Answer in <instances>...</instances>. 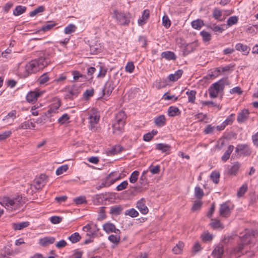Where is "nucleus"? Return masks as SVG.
Masks as SVG:
<instances>
[{
    "label": "nucleus",
    "mask_w": 258,
    "mask_h": 258,
    "mask_svg": "<svg viewBox=\"0 0 258 258\" xmlns=\"http://www.w3.org/2000/svg\"><path fill=\"white\" fill-rule=\"evenodd\" d=\"M49 62V58L44 55L38 59L32 60L26 64L25 71L23 74V77L27 78L33 74L36 73L46 67Z\"/></svg>",
    "instance_id": "1"
},
{
    "label": "nucleus",
    "mask_w": 258,
    "mask_h": 258,
    "mask_svg": "<svg viewBox=\"0 0 258 258\" xmlns=\"http://www.w3.org/2000/svg\"><path fill=\"white\" fill-rule=\"evenodd\" d=\"M228 83L227 78H224L213 84L209 88L210 97L212 98H216L219 92L223 91L225 85Z\"/></svg>",
    "instance_id": "2"
},
{
    "label": "nucleus",
    "mask_w": 258,
    "mask_h": 258,
    "mask_svg": "<svg viewBox=\"0 0 258 258\" xmlns=\"http://www.w3.org/2000/svg\"><path fill=\"white\" fill-rule=\"evenodd\" d=\"M22 197L17 196L14 199L4 197L0 199V204L8 210L12 211L19 208L21 206Z\"/></svg>",
    "instance_id": "3"
},
{
    "label": "nucleus",
    "mask_w": 258,
    "mask_h": 258,
    "mask_svg": "<svg viewBox=\"0 0 258 258\" xmlns=\"http://www.w3.org/2000/svg\"><path fill=\"white\" fill-rule=\"evenodd\" d=\"M81 92V88L76 84H74L71 87L67 88V91L64 95L66 99L73 100L74 98L78 96Z\"/></svg>",
    "instance_id": "4"
},
{
    "label": "nucleus",
    "mask_w": 258,
    "mask_h": 258,
    "mask_svg": "<svg viewBox=\"0 0 258 258\" xmlns=\"http://www.w3.org/2000/svg\"><path fill=\"white\" fill-rule=\"evenodd\" d=\"M235 152L240 156H247L251 154L252 150L247 144H238L235 148Z\"/></svg>",
    "instance_id": "5"
},
{
    "label": "nucleus",
    "mask_w": 258,
    "mask_h": 258,
    "mask_svg": "<svg viewBox=\"0 0 258 258\" xmlns=\"http://www.w3.org/2000/svg\"><path fill=\"white\" fill-rule=\"evenodd\" d=\"M47 181L48 177L45 174H41L34 181L35 188L37 189H41L46 184Z\"/></svg>",
    "instance_id": "6"
},
{
    "label": "nucleus",
    "mask_w": 258,
    "mask_h": 258,
    "mask_svg": "<svg viewBox=\"0 0 258 258\" xmlns=\"http://www.w3.org/2000/svg\"><path fill=\"white\" fill-rule=\"evenodd\" d=\"M250 112L247 109H243L241 110L237 116V121L239 123H243L245 122L248 119Z\"/></svg>",
    "instance_id": "7"
},
{
    "label": "nucleus",
    "mask_w": 258,
    "mask_h": 258,
    "mask_svg": "<svg viewBox=\"0 0 258 258\" xmlns=\"http://www.w3.org/2000/svg\"><path fill=\"white\" fill-rule=\"evenodd\" d=\"M220 215L223 217H228L231 213L230 204L228 202H225L220 205L219 209Z\"/></svg>",
    "instance_id": "8"
},
{
    "label": "nucleus",
    "mask_w": 258,
    "mask_h": 258,
    "mask_svg": "<svg viewBox=\"0 0 258 258\" xmlns=\"http://www.w3.org/2000/svg\"><path fill=\"white\" fill-rule=\"evenodd\" d=\"M116 19L121 25H127L130 22V19L123 13L119 12L117 10L114 11Z\"/></svg>",
    "instance_id": "9"
},
{
    "label": "nucleus",
    "mask_w": 258,
    "mask_h": 258,
    "mask_svg": "<svg viewBox=\"0 0 258 258\" xmlns=\"http://www.w3.org/2000/svg\"><path fill=\"white\" fill-rule=\"evenodd\" d=\"M42 92L38 91H30L26 96V100L29 103L35 102L38 98L42 94Z\"/></svg>",
    "instance_id": "10"
},
{
    "label": "nucleus",
    "mask_w": 258,
    "mask_h": 258,
    "mask_svg": "<svg viewBox=\"0 0 258 258\" xmlns=\"http://www.w3.org/2000/svg\"><path fill=\"white\" fill-rule=\"evenodd\" d=\"M244 237H245V239H243L241 242L238 243V245L233 249V252L236 254L239 255L242 252V250L243 249L244 245L247 244L250 241L249 235H245Z\"/></svg>",
    "instance_id": "11"
},
{
    "label": "nucleus",
    "mask_w": 258,
    "mask_h": 258,
    "mask_svg": "<svg viewBox=\"0 0 258 258\" xmlns=\"http://www.w3.org/2000/svg\"><path fill=\"white\" fill-rule=\"evenodd\" d=\"M103 229L107 233L114 232L115 233L119 234L120 233V230L116 228L115 225L109 222H107L104 224L103 225Z\"/></svg>",
    "instance_id": "12"
},
{
    "label": "nucleus",
    "mask_w": 258,
    "mask_h": 258,
    "mask_svg": "<svg viewBox=\"0 0 258 258\" xmlns=\"http://www.w3.org/2000/svg\"><path fill=\"white\" fill-rule=\"evenodd\" d=\"M115 85L112 81H107L104 87L102 90L104 95L109 96L113 89H114Z\"/></svg>",
    "instance_id": "13"
},
{
    "label": "nucleus",
    "mask_w": 258,
    "mask_h": 258,
    "mask_svg": "<svg viewBox=\"0 0 258 258\" xmlns=\"http://www.w3.org/2000/svg\"><path fill=\"white\" fill-rule=\"evenodd\" d=\"M120 178V176L118 175L117 172L114 171L109 173L105 178L108 182V184L111 185L116 181L119 180Z\"/></svg>",
    "instance_id": "14"
},
{
    "label": "nucleus",
    "mask_w": 258,
    "mask_h": 258,
    "mask_svg": "<svg viewBox=\"0 0 258 258\" xmlns=\"http://www.w3.org/2000/svg\"><path fill=\"white\" fill-rule=\"evenodd\" d=\"M224 252L223 244L219 243L216 245L212 251V255L216 258H221Z\"/></svg>",
    "instance_id": "15"
},
{
    "label": "nucleus",
    "mask_w": 258,
    "mask_h": 258,
    "mask_svg": "<svg viewBox=\"0 0 258 258\" xmlns=\"http://www.w3.org/2000/svg\"><path fill=\"white\" fill-rule=\"evenodd\" d=\"M137 207L143 214H146L148 212V209L146 206V201L144 198H142L137 202Z\"/></svg>",
    "instance_id": "16"
},
{
    "label": "nucleus",
    "mask_w": 258,
    "mask_h": 258,
    "mask_svg": "<svg viewBox=\"0 0 258 258\" xmlns=\"http://www.w3.org/2000/svg\"><path fill=\"white\" fill-rule=\"evenodd\" d=\"M55 240V239L53 237H45L39 239V243L42 246L45 247L53 243Z\"/></svg>",
    "instance_id": "17"
},
{
    "label": "nucleus",
    "mask_w": 258,
    "mask_h": 258,
    "mask_svg": "<svg viewBox=\"0 0 258 258\" xmlns=\"http://www.w3.org/2000/svg\"><path fill=\"white\" fill-rule=\"evenodd\" d=\"M171 148L170 145L163 143L157 144L155 147L156 150L161 151L162 153H165L166 154H169Z\"/></svg>",
    "instance_id": "18"
},
{
    "label": "nucleus",
    "mask_w": 258,
    "mask_h": 258,
    "mask_svg": "<svg viewBox=\"0 0 258 258\" xmlns=\"http://www.w3.org/2000/svg\"><path fill=\"white\" fill-rule=\"evenodd\" d=\"M235 49L238 51H241L244 55H247L250 50V47H248L246 45L240 43L235 45Z\"/></svg>",
    "instance_id": "19"
},
{
    "label": "nucleus",
    "mask_w": 258,
    "mask_h": 258,
    "mask_svg": "<svg viewBox=\"0 0 258 258\" xmlns=\"http://www.w3.org/2000/svg\"><path fill=\"white\" fill-rule=\"evenodd\" d=\"M83 230L84 231L88 232L90 231L91 234L92 235L96 234V232L99 230V228L97 227L96 224H87L84 226Z\"/></svg>",
    "instance_id": "20"
},
{
    "label": "nucleus",
    "mask_w": 258,
    "mask_h": 258,
    "mask_svg": "<svg viewBox=\"0 0 258 258\" xmlns=\"http://www.w3.org/2000/svg\"><path fill=\"white\" fill-rule=\"evenodd\" d=\"M166 119L164 115H160L155 118L154 123L155 125L159 127H162L166 124Z\"/></svg>",
    "instance_id": "21"
},
{
    "label": "nucleus",
    "mask_w": 258,
    "mask_h": 258,
    "mask_svg": "<svg viewBox=\"0 0 258 258\" xmlns=\"http://www.w3.org/2000/svg\"><path fill=\"white\" fill-rule=\"evenodd\" d=\"M196 45L194 43H191L186 44L185 46L183 51V55L185 56L193 52L196 49Z\"/></svg>",
    "instance_id": "22"
},
{
    "label": "nucleus",
    "mask_w": 258,
    "mask_h": 258,
    "mask_svg": "<svg viewBox=\"0 0 258 258\" xmlns=\"http://www.w3.org/2000/svg\"><path fill=\"white\" fill-rule=\"evenodd\" d=\"M150 16V11L148 9L145 10L142 14V18L138 20L139 25H143L146 23V21L149 19Z\"/></svg>",
    "instance_id": "23"
},
{
    "label": "nucleus",
    "mask_w": 258,
    "mask_h": 258,
    "mask_svg": "<svg viewBox=\"0 0 258 258\" xmlns=\"http://www.w3.org/2000/svg\"><path fill=\"white\" fill-rule=\"evenodd\" d=\"M161 56L167 60H175L176 56L175 53L170 51H164L161 53Z\"/></svg>",
    "instance_id": "24"
},
{
    "label": "nucleus",
    "mask_w": 258,
    "mask_h": 258,
    "mask_svg": "<svg viewBox=\"0 0 258 258\" xmlns=\"http://www.w3.org/2000/svg\"><path fill=\"white\" fill-rule=\"evenodd\" d=\"M35 124L34 123L30 121L29 120L23 122L19 127L18 129H34Z\"/></svg>",
    "instance_id": "25"
},
{
    "label": "nucleus",
    "mask_w": 258,
    "mask_h": 258,
    "mask_svg": "<svg viewBox=\"0 0 258 258\" xmlns=\"http://www.w3.org/2000/svg\"><path fill=\"white\" fill-rule=\"evenodd\" d=\"M180 113L179 108L175 106H170L168 109V115L171 117L179 115Z\"/></svg>",
    "instance_id": "26"
},
{
    "label": "nucleus",
    "mask_w": 258,
    "mask_h": 258,
    "mask_svg": "<svg viewBox=\"0 0 258 258\" xmlns=\"http://www.w3.org/2000/svg\"><path fill=\"white\" fill-rule=\"evenodd\" d=\"M234 149V146L233 145H229L228 147L227 150L225 151L224 155L221 157V160L224 161H227L230 156V154L232 152Z\"/></svg>",
    "instance_id": "27"
},
{
    "label": "nucleus",
    "mask_w": 258,
    "mask_h": 258,
    "mask_svg": "<svg viewBox=\"0 0 258 258\" xmlns=\"http://www.w3.org/2000/svg\"><path fill=\"white\" fill-rule=\"evenodd\" d=\"M123 208L121 206H114L110 207V214L113 215H119L121 214Z\"/></svg>",
    "instance_id": "28"
},
{
    "label": "nucleus",
    "mask_w": 258,
    "mask_h": 258,
    "mask_svg": "<svg viewBox=\"0 0 258 258\" xmlns=\"http://www.w3.org/2000/svg\"><path fill=\"white\" fill-rule=\"evenodd\" d=\"M29 225V222L28 221L22 222L18 223H13V228L15 230H22L24 228L28 227Z\"/></svg>",
    "instance_id": "29"
},
{
    "label": "nucleus",
    "mask_w": 258,
    "mask_h": 258,
    "mask_svg": "<svg viewBox=\"0 0 258 258\" xmlns=\"http://www.w3.org/2000/svg\"><path fill=\"white\" fill-rule=\"evenodd\" d=\"M182 73L183 71L181 70H179L176 71L174 74L169 75L168 79L170 81L173 82L176 81L181 77Z\"/></svg>",
    "instance_id": "30"
},
{
    "label": "nucleus",
    "mask_w": 258,
    "mask_h": 258,
    "mask_svg": "<svg viewBox=\"0 0 258 258\" xmlns=\"http://www.w3.org/2000/svg\"><path fill=\"white\" fill-rule=\"evenodd\" d=\"M123 124L121 125V123L114 122L112 124L113 132L114 134H119L124 128Z\"/></svg>",
    "instance_id": "31"
},
{
    "label": "nucleus",
    "mask_w": 258,
    "mask_h": 258,
    "mask_svg": "<svg viewBox=\"0 0 258 258\" xmlns=\"http://www.w3.org/2000/svg\"><path fill=\"white\" fill-rule=\"evenodd\" d=\"M184 246V244L181 241H179L176 245L173 247L172 251L174 254H180L182 251V248Z\"/></svg>",
    "instance_id": "32"
},
{
    "label": "nucleus",
    "mask_w": 258,
    "mask_h": 258,
    "mask_svg": "<svg viewBox=\"0 0 258 258\" xmlns=\"http://www.w3.org/2000/svg\"><path fill=\"white\" fill-rule=\"evenodd\" d=\"M212 222L210 223L211 226L214 229H223L224 226L219 220L211 219Z\"/></svg>",
    "instance_id": "33"
},
{
    "label": "nucleus",
    "mask_w": 258,
    "mask_h": 258,
    "mask_svg": "<svg viewBox=\"0 0 258 258\" xmlns=\"http://www.w3.org/2000/svg\"><path fill=\"white\" fill-rule=\"evenodd\" d=\"M26 11V8L22 6H18L13 11V14L15 16H19L25 13Z\"/></svg>",
    "instance_id": "34"
},
{
    "label": "nucleus",
    "mask_w": 258,
    "mask_h": 258,
    "mask_svg": "<svg viewBox=\"0 0 258 258\" xmlns=\"http://www.w3.org/2000/svg\"><path fill=\"white\" fill-rule=\"evenodd\" d=\"M77 29L76 25L73 24H69L65 27L64 32L66 34H70L75 32Z\"/></svg>",
    "instance_id": "35"
},
{
    "label": "nucleus",
    "mask_w": 258,
    "mask_h": 258,
    "mask_svg": "<svg viewBox=\"0 0 258 258\" xmlns=\"http://www.w3.org/2000/svg\"><path fill=\"white\" fill-rule=\"evenodd\" d=\"M191 25L193 28L200 30L201 27L204 26V22L201 19H197L193 21L191 23Z\"/></svg>",
    "instance_id": "36"
},
{
    "label": "nucleus",
    "mask_w": 258,
    "mask_h": 258,
    "mask_svg": "<svg viewBox=\"0 0 258 258\" xmlns=\"http://www.w3.org/2000/svg\"><path fill=\"white\" fill-rule=\"evenodd\" d=\"M188 96V101L189 102L194 103L196 100V91L195 90L188 91L186 92Z\"/></svg>",
    "instance_id": "37"
},
{
    "label": "nucleus",
    "mask_w": 258,
    "mask_h": 258,
    "mask_svg": "<svg viewBox=\"0 0 258 258\" xmlns=\"http://www.w3.org/2000/svg\"><path fill=\"white\" fill-rule=\"evenodd\" d=\"M81 239V236L78 232H75L69 237V239L73 243L79 242Z\"/></svg>",
    "instance_id": "38"
},
{
    "label": "nucleus",
    "mask_w": 258,
    "mask_h": 258,
    "mask_svg": "<svg viewBox=\"0 0 258 258\" xmlns=\"http://www.w3.org/2000/svg\"><path fill=\"white\" fill-rule=\"evenodd\" d=\"M239 167H240L239 164L238 163H235L229 169L228 173L231 175H235L239 170Z\"/></svg>",
    "instance_id": "39"
},
{
    "label": "nucleus",
    "mask_w": 258,
    "mask_h": 258,
    "mask_svg": "<svg viewBox=\"0 0 258 258\" xmlns=\"http://www.w3.org/2000/svg\"><path fill=\"white\" fill-rule=\"evenodd\" d=\"M49 80L48 74L47 73H44L38 79V82L40 84L43 85L47 83Z\"/></svg>",
    "instance_id": "40"
},
{
    "label": "nucleus",
    "mask_w": 258,
    "mask_h": 258,
    "mask_svg": "<svg viewBox=\"0 0 258 258\" xmlns=\"http://www.w3.org/2000/svg\"><path fill=\"white\" fill-rule=\"evenodd\" d=\"M108 239L110 242L117 245L120 242V237L119 235L111 234L108 236Z\"/></svg>",
    "instance_id": "41"
},
{
    "label": "nucleus",
    "mask_w": 258,
    "mask_h": 258,
    "mask_svg": "<svg viewBox=\"0 0 258 258\" xmlns=\"http://www.w3.org/2000/svg\"><path fill=\"white\" fill-rule=\"evenodd\" d=\"M247 184L245 183L243 184L239 189V190L237 191V196L238 197H242L244 194L246 192L247 190Z\"/></svg>",
    "instance_id": "42"
},
{
    "label": "nucleus",
    "mask_w": 258,
    "mask_h": 258,
    "mask_svg": "<svg viewBox=\"0 0 258 258\" xmlns=\"http://www.w3.org/2000/svg\"><path fill=\"white\" fill-rule=\"evenodd\" d=\"M124 215L130 216L131 217H136L139 215V213L135 209L132 208L125 211Z\"/></svg>",
    "instance_id": "43"
},
{
    "label": "nucleus",
    "mask_w": 258,
    "mask_h": 258,
    "mask_svg": "<svg viewBox=\"0 0 258 258\" xmlns=\"http://www.w3.org/2000/svg\"><path fill=\"white\" fill-rule=\"evenodd\" d=\"M90 49L92 54H97L100 52L101 50V47L99 44H95L94 45H91L90 46Z\"/></svg>",
    "instance_id": "44"
},
{
    "label": "nucleus",
    "mask_w": 258,
    "mask_h": 258,
    "mask_svg": "<svg viewBox=\"0 0 258 258\" xmlns=\"http://www.w3.org/2000/svg\"><path fill=\"white\" fill-rule=\"evenodd\" d=\"M238 18L237 16H231L229 18L227 21V25L230 27L237 23Z\"/></svg>",
    "instance_id": "45"
},
{
    "label": "nucleus",
    "mask_w": 258,
    "mask_h": 258,
    "mask_svg": "<svg viewBox=\"0 0 258 258\" xmlns=\"http://www.w3.org/2000/svg\"><path fill=\"white\" fill-rule=\"evenodd\" d=\"M201 103L203 106L211 105L213 106L217 107L219 109L221 108V106L219 104H217L212 101H203L201 102Z\"/></svg>",
    "instance_id": "46"
},
{
    "label": "nucleus",
    "mask_w": 258,
    "mask_h": 258,
    "mask_svg": "<svg viewBox=\"0 0 258 258\" xmlns=\"http://www.w3.org/2000/svg\"><path fill=\"white\" fill-rule=\"evenodd\" d=\"M211 179L216 184L219 181L220 174L218 172L213 171L210 175Z\"/></svg>",
    "instance_id": "47"
},
{
    "label": "nucleus",
    "mask_w": 258,
    "mask_h": 258,
    "mask_svg": "<svg viewBox=\"0 0 258 258\" xmlns=\"http://www.w3.org/2000/svg\"><path fill=\"white\" fill-rule=\"evenodd\" d=\"M70 116L68 114L65 113L58 118V122L60 124H63L68 122Z\"/></svg>",
    "instance_id": "48"
},
{
    "label": "nucleus",
    "mask_w": 258,
    "mask_h": 258,
    "mask_svg": "<svg viewBox=\"0 0 258 258\" xmlns=\"http://www.w3.org/2000/svg\"><path fill=\"white\" fill-rule=\"evenodd\" d=\"M123 150V148L120 145H116L113 147L110 152L111 155L117 154Z\"/></svg>",
    "instance_id": "49"
},
{
    "label": "nucleus",
    "mask_w": 258,
    "mask_h": 258,
    "mask_svg": "<svg viewBox=\"0 0 258 258\" xmlns=\"http://www.w3.org/2000/svg\"><path fill=\"white\" fill-rule=\"evenodd\" d=\"M44 10L45 8L43 6H39L37 9L31 12L30 13L29 16L30 17H34L37 14L43 12L44 11Z\"/></svg>",
    "instance_id": "50"
},
{
    "label": "nucleus",
    "mask_w": 258,
    "mask_h": 258,
    "mask_svg": "<svg viewBox=\"0 0 258 258\" xmlns=\"http://www.w3.org/2000/svg\"><path fill=\"white\" fill-rule=\"evenodd\" d=\"M200 34L202 36L203 40L205 42L209 41L211 39V35L208 32L202 31L201 32Z\"/></svg>",
    "instance_id": "51"
},
{
    "label": "nucleus",
    "mask_w": 258,
    "mask_h": 258,
    "mask_svg": "<svg viewBox=\"0 0 258 258\" xmlns=\"http://www.w3.org/2000/svg\"><path fill=\"white\" fill-rule=\"evenodd\" d=\"M195 196L199 199H201L204 196V192L203 189L197 186L195 187Z\"/></svg>",
    "instance_id": "52"
},
{
    "label": "nucleus",
    "mask_w": 258,
    "mask_h": 258,
    "mask_svg": "<svg viewBox=\"0 0 258 258\" xmlns=\"http://www.w3.org/2000/svg\"><path fill=\"white\" fill-rule=\"evenodd\" d=\"M139 175V172L138 171H134L132 173V174L130 177V179H129L131 183H135L138 180Z\"/></svg>",
    "instance_id": "53"
},
{
    "label": "nucleus",
    "mask_w": 258,
    "mask_h": 258,
    "mask_svg": "<svg viewBox=\"0 0 258 258\" xmlns=\"http://www.w3.org/2000/svg\"><path fill=\"white\" fill-rule=\"evenodd\" d=\"M235 114L233 113L231 114L229 116L227 117V118L225 119V120L223 122L225 126L228 124H231L234 119Z\"/></svg>",
    "instance_id": "54"
},
{
    "label": "nucleus",
    "mask_w": 258,
    "mask_h": 258,
    "mask_svg": "<svg viewBox=\"0 0 258 258\" xmlns=\"http://www.w3.org/2000/svg\"><path fill=\"white\" fill-rule=\"evenodd\" d=\"M60 106V102H57L56 104L52 105L49 109L48 110L47 112L48 114L52 112H55Z\"/></svg>",
    "instance_id": "55"
},
{
    "label": "nucleus",
    "mask_w": 258,
    "mask_h": 258,
    "mask_svg": "<svg viewBox=\"0 0 258 258\" xmlns=\"http://www.w3.org/2000/svg\"><path fill=\"white\" fill-rule=\"evenodd\" d=\"M213 16L216 20L221 21L220 18L222 16V12L218 9L216 8L213 10Z\"/></svg>",
    "instance_id": "56"
},
{
    "label": "nucleus",
    "mask_w": 258,
    "mask_h": 258,
    "mask_svg": "<svg viewBox=\"0 0 258 258\" xmlns=\"http://www.w3.org/2000/svg\"><path fill=\"white\" fill-rule=\"evenodd\" d=\"M69 169V166L68 165H62L57 168L56 171V174L57 175H60L62 174L64 172L67 171Z\"/></svg>",
    "instance_id": "57"
},
{
    "label": "nucleus",
    "mask_w": 258,
    "mask_h": 258,
    "mask_svg": "<svg viewBox=\"0 0 258 258\" xmlns=\"http://www.w3.org/2000/svg\"><path fill=\"white\" fill-rule=\"evenodd\" d=\"M90 123L91 125L94 126L95 124H96L99 120V117L97 115H90L89 116Z\"/></svg>",
    "instance_id": "58"
},
{
    "label": "nucleus",
    "mask_w": 258,
    "mask_h": 258,
    "mask_svg": "<svg viewBox=\"0 0 258 258\" xmlns=\"http://www.w3.org/2000/svg\"><path fill=\"white\" fill-rule=\"evenodd\" d=\"M210 28L215 32H218L220 33L224 31V29L221 26L216 25L215 24L211 25Z\"/></svg>",
    "instance_id": "59"
},
{
    "label": "nucleus",
    "mask_w": 258,
    "mask_h": 258,
    "mask_svg": "<svg viewBox=\"0 0 258 258\" xmlns=\"http://www.w3.org/2000/svg\"><path fill=\"white\" fill-rule=\"evenodd\" d=\"M74 201L77 205H80L87 203L86 198L84 196L77 197L74 200Z\"/></svg>",
    "instance_id": "60"
},
{
    "label": "nucleus",
    "mask_w": 258,
    "mask_h": 258,
    "mask_svg": "<svg viewBox=\"0 0 258 258\" xmlns=\"http://www.w3.org/2000/svg\"><path fill=\"white\" fill-rule=\"evenodd\" d=\"M135 69V66L133 62H128L125 67V71L130 73H133Z\"/></svg>",
    "instance_id": "61"
},
{
    "label": "nucleus",
    "mask_w": 258,
    "mask_h": 258,
    "mask_svg": "<svg viewBox=\"0 0 258 258\" xmlns=\"http://www.w3.org/2000/svg\"><path fill=\"white\" fill-rule=\"evenodd\" d=\"M12 134L11 131H5L2 134H0V141L4 140L9 138Z\"/></svg>",
    "instance_id": "62"
},
{
    "label": "nucleus",
    "mask_w": 258,
    "mask_h": 258,
    "mask_svg": "<svg viewBox=\"0 0 258 258\" xmlns=\"http://www.w3.org/2000/svg\"><path fill=\"white\" fill-rule=\"evenodd\" d=\"M163 25L166 28H169L171 25V22L167 16H163L162 18Z\"/></svg>",
    "instance_id": "63"
},
{
    "label": "nucleus",
    "mask_w": 258,
    "mask_h": 258,
    "mask_svg": "<svg viewBox=\"0 0 258 258\" xmlns=\"http://www.w3.org/2000/svg\"><path fill=\"white\" fill-rule=\"evenodd\" d=\"M128 185V182L127 181L125 180L122 182L120 184L117 185L116 187V189L117 191H121L123 189H125Z\"/></svg>",
    "instance_id": "64"
}]
</instances>
